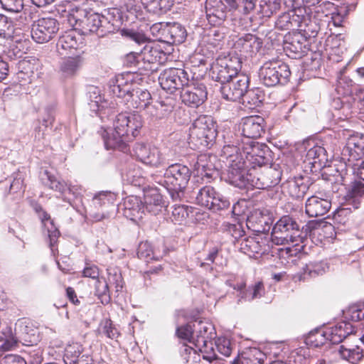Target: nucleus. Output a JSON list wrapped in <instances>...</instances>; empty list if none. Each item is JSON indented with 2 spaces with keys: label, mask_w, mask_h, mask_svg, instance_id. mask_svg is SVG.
<instances>
[{
  "label": "nucleus",
  "mask_w": 364,
  "mask_h": 364,
  "mask_svg": "<svg viewBox=\"0 0 364 364\" xmlns=\"http://www.w3.org/2000/svg\"><path fill=\"white\" fill-rule=\"evenodd\" d=\"M268 147L264 144L252 142L244 149L245 160L241 164H233L228 166V182L240 188L252 186L253 168L267 164Z\"/></svg>",
  "instance_id": "obj_1"
},
{
  "label": "nucleus",
  "mask_w": 364,
  "mask_h": 364,
  "mask_svg": "<svg viewBox=\"0 0 364 364\" xmlns=\"http://www.w3.org/2000/svg\"><path fill=\"white\" fill-rule=\"evenodd\" d=\"M113 126L114 129L100 130L107 149L122 148L126 139L136 137L143 127L142 117L136 112H122L117 115Z\"/></svg>",
  "instance_id": "obj_2"
},
{
  "label": "nucleus",
  "mask_w": 364,
  "mask_h": 364,
  "mask_svg": "<svg viewBox=\"0 0 364 364\" xmlns=\"http://www.w3.org/2000/svg\"><path fill=\"white\" fill-rule=\"evenodd\" d=\"M68 23L80 30L82 35L96 33L99 37L108 32V25H114V20L98 13L87 11L81 8L73 9L67 16Z\"/></svg>",
  "instance_id": "obj_3"
},
{
  "label": "nucleus",
  "mask_w": 364,
  "mask_h": 364,
  "mask_svg": "<svg viewBox=\"0 0 364 364\" xmlns=\"http://www.w3.org/2000/svg\"><path fill=\"white\" fill-rule=\"evenodd\" d=\"M299 226L296 221L289 215H284L274 225L272 231V241L277 245H286L292 243L291 246H287L280 250L284 256L296 255L300 251L301 246L294 242L296 241Z\"/></svg>",
  "instance_id": "obj_4"
},
{
  "label": "nucleus",
  "mask_w": 364,
  "mask_h": 364,
  "mask_svg": "<svg viewBox=\"0 0 364 364\" xmlns=\"http://www.w3.org/2000/svg\"><path fill=\"white\" fill-rule=\"evenodd\" d=\"M191 176V171L188 166L176 163L166 168L163 178L158 183L166 188L173 201L181 200Z\"/></svg>",
  "instance_id": "obj_5"
},
{
  "label": "nucleus",
  "mask_w": 364,
  "mask_h": 364,
  "mask_svg": "<svg viewBox=\"0 0 364 364\" xmlns=\"http://www.w3.org/2000/svg\"><path fill=\"white\" fill-rule=\"evenodd\" d=\"M215 123L210 116L202 115L192 124L189 130V144L193 149L210 147L217 136Z\"/></svg>",
  "instance_id": "obj_6"
},
{
  "label": "nucleus",
  "mask_w": 364,
  "mask_h": 364,
  "mask_svg": "<svg viewBox=\"0 0 364 364\" xmlns=\"http://www.w3.org/2000/svg\"><path fill=\"white\" fill-rule=\"evenodd\" d=\"M3 335H5L4 346L7 350H11L17 346L18 343L24 346H36L41 341L40 331L37 327L31 323H21L18 326V337L13 335L12 329L6 326L2 330Z\"/></svg>",
  "instance_id": "obj_7"
},
{
  "label": "nucleus",
  "mask_w": 364,
  "mask_h": 364,
  "mask_svg": "<svg viewBox=\"0 0 364 364\" xmlns=\"http://www.w3.org/2000/svg\"><path fill=\"white\" fill-rule=\"evenodd\" d=\"M134 153L140 161L151 167L158 168L172 160L171 151L167 147L159 148L138 143L134 146Z\"/></svg>",
  "instance_id": "obj_8"
},
{
  "label": "nucleus",
  "mask_w": 364,
  "mask_h": 364,
  "mask_svg": "<svg viewBox=\"0 0 364 364\" xmlns=\"http://www.w3.org/2000/svg\"><path fill=\"white\" fill-rule=\"evenodd\" d=\"M290 75L289 65L280 61L264 63L259 73L260 80L267 87L287 83Z\"/></svg>",
  "instance_id": "obj_9"
},
{
  "label": "nucleus",
  "mask_w": 364,
  "mask_h": 364,
  "mask_svg": "<svg viewBox=\"0 0 364 364\" xmlns=\"http://www.w3.org/2000/svg\"><path fill=\"white\" fill-rule=\"evenodd\" d=\"M241 68L242 61L237 56L218 58L211 66L210 75L213 80L223 85L239 74Z\"/></svg>",
  "instance_id": "obj_10"
},
{
  "label": "nucleus",
  "mask_w": 364,
  "mask_h": 364,
  "mask_svg": "<svg viewBox=\"0 0 364 364\" xmlns=\"http://www.w3.org/2000/svg\"><path fill=\"white\" fill-rule=\"evenodd\" d=\"M191 76L189 82L182 88L181 97L186 105L198 107L207 99V88L201 80L195 79L193 75Z\"/></svg>",
  "instance_id": "obj_11"
},
{
  "label": "nucleus",
  "mask_w": 364,
  "mask_h": 364,
  "mask_svg": "<svg viewBox=\"0 0 364 364\" xmlns=\"http://www.w3.org/2000/svg\"><path fill=\"white\" fill-rule=\"evenodd\" d=\"M191 72L181 68H170L164 70L159 77L161 88L173 93L176 90L182 89L189 82Z\"/></svg>",
  "instance_id": "obj_12"
},
{
  "label": "nucleus",
  "mask_w": 364,
  "mask_h": 364,
  "mask_svg": "<svg viewBox=\"0 0 364 364\" xmlns=\"http://www.w3.org/2000/svg\"><path fill=\"white\" fill-rule=\"evenodd\" d=\"M269 161V159L267 158ZM267 164L262 166H256L252 169V187L258 189H266L277 185L281 180V172L274 168L268 166Z\"/></svg>",
  "instance_id": "obj_13"
},
{
  "label": "nucleus",
  "mask_w": 364,
  "mask_h": 364,
  "mask_svg": "<svg viewBox=\"0 0 364 364\" xmlns=\"http://www.w3.org/2000/svg\"><path fill=\"white\" fill-rule=\"evenodd\" d=\"M58 30L59 23L55 18H40L32 24L31 37L38 43H47L55 36Z\"/></svg>",
  "instance_id": "obj_14"
},
{
  "label": "nucleus",
  "mask_w": 364,
  "mask_h": 364,
  "mask_svg": "<svg viewBox=\"0 0 364 364\" xmlns=\"http://www.w3.org/2000/svg\"><path fill=\"white\" fill-rule=\"evenodd\" d=\"M196 200L198 205L214 211L226 209L230 204L225 197L216 192L210 186H205L199 188Z\"/></svg>",
  "instance_id": "obj_15"
},
{
  "label": "nucleus",
  "mask_w": 364,
  "mask_h": 364,
  "mask_svg": "<svg viewBox=\"0 0 364 364\" xmlns=\"http://www.w3.org/2000/svg\"><path fill=\"white\" fill-rule=\"evenodd\" d=\"M141 58L139 70L147 72H154L158 69V65L166 60V54L159 47H154L150 44L146 45L139 53Z\"/></svg>",
  "instance_id": "obj_16"
},
{
  "label": "nucleus",
  "mask_w": 364,
  "mask_h": 364,
  "mask_svg": "<svg viewBox=\"0 0 364 364\" xmlns=\"http://www.w3.org/2000/svg\"><path fill=\"white\" fill-rule=\"evenodd\" d=\"M249 85V77L245 74H237L222 85L220 91L223 98L237 101L244 96Z\"/></svg>",
  "instance_id": "obj_17"
},
{
  "label": "nucleus",
  "mask_w": 364,
  "mask_h": 364,
  "mask_svg": "<svg viewBox=\"0 0 364 364\" xmlns=\"http://www.w3.org/2000/svg\"><path fill=\"white\" fill-rule=\"evenodd\" d=\"M263 44L262 40L252 33H245L239 37L234 43L235 51L240 53V55L252 57L257 53Z\"/></svg>",
  "instance_id": "obj_18"
},
{
  "label": "nucleus",
  "mask_w": 364,
  "mask_h": 364,
  "mask_svg": "<svg viewBox=\"0 0 364 364\" xmlns=\"http://www.w3.org/2000/svg\"><path fill=\"white\" fill-rule=\"evenodd\" d=\"M306 39L301 33L289 32L284 40V49L292 58H301L306 52Z\"/></svg>",
  "instance_id": "obj_19"
},
{
  "label": "nucleus",
  "mask_w": 364,
  "mask_h": 364,
  "mask_svg": "<svg viewBox=\"0 0 364 364\" xmlns=\"http://www.w3.org/2000/svg\"><path fill=\"white\" fill-rule=\"evenodd\" d=\"M303 14H306V9L304 8L283 13L276 21L275 27L282 31H298L302 23Z\"/></svg>",
  "instance_id": "obj_20"
},
{
  "label": "nucleus",
  "mask_w": 364,
  "mask_h": 364,
  "mask_svg": "<svg viewBox=\"0 0 364 364\" xmlns=\"http://www.w3.org/2000/svg\"><path fill=\"white\" fill-rule=\"evenodd\" d=\"M342 154L348 156L349 161L362 159L364 156V134L357 133L348 137Z\"/></svg>",
  "instance_id": "obj_21"
},
{
  "label": "nucleus",
  "mask_w": 364,
  "mask_h": 364,
  "mask_svg": "<svg viewBox=\"0 0 364 364\" xmlns=\"http://www.w3.org/2000/svg\"><path fill=\"white\" fill-rule=\"evenodd\" d=\"M264 125L263 117L258 115L247 117L242 120V134L248 139H257L264 132Z\"/></svg>",
  "instance_id": "obj_22"
},
{
  "label": "nucleus",
  "mask_w": 364,
  "mask_h": 364,
  "mask_svg": "<svg viewBox=\"0 0 364 364\" xmlns=\"http://www.w3.org/2000/svg\"><path fill=\"white\" fill-rule=\"evenodd\" d=\"M224 0H208L206 13L208 22L214 26L221 25L227 18V8Z\"/></svg>",
  "instance_id": "obj_23"
},
{
  "label": "nucleus",
  "mask_w": 364,
  "mask_h": 364,
  "mask_svg": "<svg viewBox=\"0 0 364 364\" xmlns=\"http://www.w3.org/2000/svg\"><path fill=\"white\" fill-rule=\"evenodd\" d=\"M176 101L172 97H166L164 100L151 103L148 107L146 114L151 119H162L167 117L173 110Z\"/></svg>",
  "instance_id": "obj_24"
},
{
  "label": "nucleus",
  "mask_w": 364,
  "mask_h": 364,
  "mask_svg": "<svg viewBox=\"0 0 364 364\" xmlns=\"http://www.w3.org/2000/svg\"><path fill=\"white\" fill-rule=\"evenodd\" d=\"M122 209L123 215L132 221L136 222L143 218L144 204L136 196H131L126 198Z\"/></svg>",
  "instance_id": "obj_25"
},
{
  "label": "nucleus",
  "mask_w": 364,
  "mask_h": 364,
  "mask_svg": "<svg viewBox=\"0 0 364 364\" xmlns=\"http://www.w3.org/2000/svg\"><path fill=\"white\" fill-rule=\"evenodd\" d=\"M330 200L316 196L309 198L306 202V213L309 217H320L324 215L330 210Z\"/></svg>",
  "instance_id": "obj_26"
},
{
  "label": "nucleus",
  "mask_w": 364,
  "mask_h": 364,
  "mask_svg": "<svg viewBox=\"0 0 364 364\" xmlns=\"http://www.w3.org/2000/svg\"><path fill=\"white\" fill-rule=\"evenodd\" d=\"M253 141H251L250 144H247L246 146L243 147L242 152H240V149L235 142L230 141H225V145L221 151V157L225 159V163L228 166L233 164H241V161L245 160V155L244 154V149L249 146Z\"/></svg>",
  "instance_id": "obj_27"
},
{
  "label": "nucleus",
  "mask_w": 364,
  "mask_h": 364,
  "mask_svg": "<svg viewBox=\"0 0 364 364\" xmlns=\"http://www.w3.org/2000/svg\"><path fill=\"white\" fill-rule=\"evenodd\" d=\"M282 187L284 191L290 197L295 199H299L302 198L305 196L309 190V186L308 183L305 181L304 178L300 176L287 180L283 184Z\"/></svg>",
  "instance_id": "obj_28"
},
{
  "label": "nucleus",
  "mask_w": 364,
  "mask_h": 364,
  "mask_svg": "<svg viewBox=\"0 0 364 364\" xmlns=\"http://www.w3.org/2000/svg\"><path fill=\"white\" fill-rule=\"evenodd\" d=\"M328 341L332 344L341 343L344 338L353 332L352 325L346 322H340L334 326L325 329Z\"/></svg>",
  "instance_id": "obj_29"
},
{
  "label": "nucleus",
  "mask_w": 364,
  "mask_h": 364,
  "mask_svg": "<svg viewBox=\"0 0 364 364\" xmlns=\"http://www.w3.org/2000/svg\"><path fill=\"white\" fill-rule=\"evenodd\" d=\"M166 41L169 43L180 44L186 38L187 32L184 26L178 23H167L162 30Z\"/></svg>",
  "instance_id": "obj_30"
},
{
  "label": "nucleus",
  "mask_w": 364,
  "mask_h": 364,
  "mask_svg": "<svg viewBox=\"0 0 364 364\" xmlns=\"http://www.w3.org/2000/svg\"><path fill=\"white\" fill-rule=\"evenodd\" d=\"M151 95L146 90L137 89L131 91L127 102H130L131 106L135 109H144L147 113L148 107L151 106Z\"/></svg>",
  "instance_id": "obj_31"
},
{
  "label": "nucleus",
  "mask_w": 364,
  "mask_h": 364,
  "mask_svg": "<svg viewBox=\"0 0 364 364\" xmlns=\"http://www.w3.org/2000/svg\"><path fill=\"white\" fill-rule=\"evenodd\" d=\"M82 63L83 58L80 55L64 58L60 63L59 72L63 77H71L76 75Z\"/></svg>",
  "instance_id": "obj_32"
},
{
  "label": "nucleus",
  "mask_w": 364,
  "mask_h": 364,
  "mask_svg": "<svg viewBox=\"0 0 364 364\" xmlns=\"http://www.w3.org/2000/svg\"><path fill=\"white\" fill-rule=\"evenodd\" d=\"M130 75H127V77ZM132 84L128 78L124 75H119L114 81H112L109 87V92L119 98H127L129 96L132 91Z\"/></svg>",
  "instance_id": "obj_33"
},
{
  "label": "nucleus",
  "mask_w": 364,
  "mask_h": 364,
  "mask_svg": "<svg viewBox=\"0 0 364 364\" xmlns=\"http://www.w3.org/2000/svg\"><path fill=\"white\" fill-rule=\"evenodd\" d=\"M164 207L162 196L156 191L146 193L144 196V209L152 215H158Z\"/></svg>",
  "instance_id": "obj_34"
},
{
  "label": "nucleus",
  "mask_w": 364,
  "mask_h": 364,
  "mask_svg": "<svg viewBox=\"0 0 364 364\" xmlns=\"http://www.w3.org/2000/svg\"><path fill=\"white\" fill-rule=\"evenodd\" d=\"M364 195V184L360 181H354L349 187L345 200L347 206H352L354 210L360 205V198Z\"/></svg>",
  "instance_id": "obj_35"
},
{
  "label": "nucleus",
  "mask_w": 364,
  "mask_h": 364,
  "mask_svg": "<svg viewBox=\"0 0 364 364\" xmlns=\"http://www.w3.org/2000/svg\"><path fill=\"white\" fill-rule=\"evenodd\" d=\"M35 210L38 213V216L44 227L48 229L50 247L53 248L60 235V232L54 227L53 221L50 219V215L43 210L41 206L36 205Z\"/></svg>",
  "instance_id": "obj_36"
},
{
  "label": "nucleus",
  "mask_w": 364,
  "mask_h": 364,
  "mask_svg": "<svg viewBox=\"0 0 364 364\" xmlns=\"http://www.w3.org/2000/svg\"><path fill=\"white\" fill-rule=\"evenodd\" d=\"M320 29L319 23L315 18H311L309 13L302 14V23L301 26L298 28L299 33L304 36L307 40L308 38L316 36Z\"/></svg>",
  "instance_id": "obj_37"
},
{
  "label": "nucleus",
  "mask_w": 364,
  "mask_h": 364,
  "mask_svg": "<svg viewBox=\"0 0 364 364\" xmlns=\"http://www.w3.org/2000/svg\"><path fill=\"white\" fill-rule=\"evenodd\" d=\"M144 6L150 12L157 14L170 11L174 3H181L183 0H141Z\"/></svg>",
  "instance_id": "obj_38"
},
{
  "label": "nucleus",
  "mask_w": 364,
  "mask_h": 364,
  "mask_svg": "<svg viewBox=\"0 0 364 364\" xmlns=\"http://www.w3.org/2000/svg\"><path fill=\"white\" fill-rule=\"evenodd\" d=\"M93 94L95 95V97L90 95V106L91 110L97 113L101 118L108 116L113 109L110 106L112 103H109L100 95H96L95 91Z\"/></svg>",
  "instance_id": "obj_39"
},
{
  "label": "nucleus",
  "mask_w": 364,
  "mask_h": 364,
  "mask_svg": "<svg viewBox=\"0 0 364 364\" xmlns=\"http://www.w3.org/2000/svg\"><path fill=\"white\" fill-rule=\"evenodd\" d=\"M338 355L351 364H358L363 357V349L358 346L352 348L342 345L339 347Z\"/></svg>",
  "instance_id": "obj_40"
},
{
  "label": "nucleus",
  "mask_w": 364,
  "mask_h": 364,
  "mask_svg": "<svg viewBox=\"0 0 364 364\" xmlns=\"http://www.w3.org/2000/svg\"><path fill=\"white\" fill-rule=\"evenodd\" d=\"M306 159L314 166H324L328 161L327 152L323 146L316 145L308 150Z\"/></svg>",
  "instance_id": "obj_41"
},
{
  "label": "nucleus",
  "mask_w": 364,
  "mask_h": 364,
  "mask_svg": "<svg viewBox=\"0 0 364 364\" xmlns=\"http://www.w3.org/2000/svg\"><path fill=\"white\" fill-rule=\"evenodd\" d=\"M223 30L218 27L210 28L203 38V43L209 46L210 48H218L225 38V33Z\"/></svg>",
  "instance_id": "obj_42"
},
{
  "label": "nucleus",
  "mask_w": 364,
  "mask_h": 364,
  "mask_svg": "<svg viewBox=\"0 0 364 364\" xmlns=\"http://www.w3.org/2000/svg\"><path fill=\"white\" fill-rule=\"evenodd\" d=\"M77 47V41L74 31H70L62 35L57 43L58 52L63 55V51L66 52L72 49H76Z\"/></svg>",
  "instance_id": "obj_43"
},
{
  "label": "nucleus",
  "mask_w": 364,
  "mask_h": 364,
  "mask_svg": "<svg viewBox=\"0 0 364 364\" xmlns=\"http://www.w3.org/2000/svg\"><path fill=\"white\" fill-rule=\"evenodd\" d=\"M45 175L48 178V185L50 189L59 192L63 197V200L68 202L71 205V198L67 197V185L64 181L58 179L55 176L50 174L48 171H45Z\"/></svg>",
  "instance_id": "obj_44"
},
{
  "label": "nucleus",
  "mask_w": 364,
  "mask_h": 364,
  "mask_svg": "<svg viewBox=\"0 0 364 364\" xmlns=\"http://www.w3.org/2000/svg\"><path fill=\"white\" fill-rule=\"evenodd\" d=\"M195 340L203 338L204 340H212L215 334L214 326L207 321H198L193 323Z\"/></svg>",
  "instance_id": "obj_45"
},
{
  "label": "nucleus",
  "mask_w": 364,
  "mask_h": 364,
  "mask_svg": "<svg viewBox=\"0 0 364 364\" xmlns=\"http://www.w3.org/2000/svg\"><path fill=\"white\" fill-rule=\"evenodd\" d=\"M193 344L203 353V359L209 362L217 359L212 340H204V337L200 338L196 340Z\"/></svg>",
  "instance_id": "obj_46"
},
{
  "label": "nucleus",
  "mask_w": 364,
  "mask_h": 364,
  "mask_svg": "<svg viewBox=\"0 0 364 364\" xmlns=\"http://www.w3.org/2000/svg\"><path fill=\"white\" fill-rule=\"evenodd\" d=\"M243 103H247L250 109L259 107L264 100L263 92L259 89L255 88L247 90L242 96Z\"/></svg>",
  "instance_id": "obj_47"
},
{
  "label": "nucleus",
  "mask_w": 364,
  "mask_h": 364,
  "mask_svg": "<svg viewBox=\"0 0 364 364\" xmlns=\"http://www.w3.org/2000/svg\"><path fill=\"white\" fill-rule=\"evenodd\" d=\"M328 341L325 329H316L311 331L305 338L306 345L313 348L323 346Z\"/></svg>",
  "instance_id": "obj_48"
},
{
  "label": "nucleus",
  "mask_w": 364,
  "mask_h": 364,
  "mask_svg": "<svg viewBox=\"0 0 364 364\" xmlns=\"http://www.w3.org/2000/svg\"><path fill=\"white\" fill-rule=\"evenodd\" d=\"M19 71L16 76L18 80L23 83H30L34 75L33 65L29 61L23 60L18 64Z\"/></svg>",
  "instance_id": "obj_49"
},
{
  "label": "nucleus",
  "mask_w": 364,
  "mask_h": 364,
  "mask_svg": "<svg viewBox=\"0 0 364 364\" xmlns=\"http://www.w3.org/2000/svg\"><path fill=\"white\" fill-rule=\"evenodd\" d=\"M82 346L79 343H73L67 346L65 350L64 361L66 364H76L79 363L80 355L82 353Z\"/></svg>",
  "instance_id": "obj_50"
},
{
  "label": "nucleus",
  "mask_w": 364,
  "mask_h": 364,
  "mask_svg": "<svg viewBox=\"0 0 364 364\" xmlns=\"http://www.w3.org/2000/svg\"><path fill=\"white\" fill-rule=\"evenodd\" d=\"M344 315L346 318L352 321H364V302L350 306Z\"/></svg>",
  "instance_id": "obj_51"
},
{
  "label": "nucleus",
  "mask_w": 364,
  "mask_h": 364,
  "mask_svg": "<svg viewBox=\"0 0 364 364\" xmlns=\"http://www.w3.org/2000/svg\"><path fill=\"white\" fill-rule=\"evenodd\" d=\"M95 295L100 299L103 304H107L110 301L109 295V287L107 282L102 278L95 279Z\"/></svg>",
  "instance_id": "obj_52"
},
{
  "label": "nucleus",
  "mask_w": 364,
  "mask_h": 364,
  "mask_svg": "<svg viewBox=\"0 0 364 364\" xmlns=\"http://www.w3.org/2000/svg\"><path fill=\"white\" fill-rule=\"evenodd\" d=\"M231 9L247 14L255 9L256 0H224Z\"/></svg>",
  "instance_id": "obj_53"
},
{
  "label": "nucleus",
  "mask_w": 364,
  "mask_h": 364,
  "mask_svg": "<svg viewBox=\"0 0 364 364\" xmlns=\"http://www.w3.org/2000/svg\"><path fill=\"white\" fill-rule=\"evenodd\" d=\"M240 249L245 254H259L262 251V246L255 237H244L241 240Z\"/></svg>",
  "instance_id": "obj_54"
},
{
  "label": "nucleus",
  "mask_w": 364,
  "mask_h": 364,
  "mask_svg": "<svg viewBox=\"0 0 364 364\" xmlns=\"http://www.w3.org/2000/svg\"><path fill=\"white\" fill-rule=\"evenodd\" d=\"M192 213V208L184 205L175 204L172 210V219L176 223H181Z\"/></svg>",
  "instance_id": "obj_55"
},
{
  "label": "nucleus",
  "mask_w": 364,
  "mask_h": 364,
  "mask_svg": "<svg viewBox=\"0 0 364 364\" xmlns=\"http://www.w3.org/2000/svg\"><path fill=\"white\" fill-rule=\"evenodd\" d=\"M138 257L145 262L156 259L152 247L148 242H142L139 245L137 250Z\"/></svg>",
  "instance_id": "obj_56"
},
{
  "label": "nucleus",
  "mask_w": 364,
  "mask_h": 364,
  "mask_svg": "<svg viewBox=\"0 0 364 364\" xmlns=\"http://www.w3.org/2000/svg\"><path fill=\"white\" fill-rule=\"evenodd\" d=\"M177 336L184 340H187L191 343H194L195 340V331L193 325L186 324L176 329Z\"/></svg>",
  "instance_id": "obj_57"
},
{
  "label": "nucleus",
  "mask_w": 364,
  "mask_h": 364,
  "mask_svg": "<svg viewBox=\"0 0 364 364\" xmlns=\"http://www.w3.org/2000/svg\"><path fill=\"white\" fill-rule=\"evenodd\" d=\"M108 282L114 285L117 291H121L123 287V280L121 273L117 269H108Z\"/></svg>",
  "instance_id": "obj_58"
},
{
  "label": "nucleus",
  "mask_w": 364,
  "mask_h": 364,
  "mask_svg": "<svg viewBox=\"0 0 364 364\" xmlns=\"http://www.w3.org/2000/svg\"><path fill=\"white\" fill-rule=\"evenodd\" d=\"M205 158L206 157L205 156H200L194 165L195 169L197 171L198 174L201 176V180H203L204 177H205L208 180H210L212 178L214 172L211 169H208L204 164Z\"/></svg>",
  "instance_id": "obj_59"
},
{
  "label": "nucleus",
  "mask_w": 364,
  "mask_h": 364,
  "mask_svg": "<svg viewBox=\"0 0 364 364\" xmlns=\"http://www.w3.org/2000/svg\"><path fill=\"white\" fill-rule=\"evenodd\" d=\"M250 291H251V295L243 294L242 297L245 301H251L255 299H258L262 296L264 294L263 283L262 282L255 283L254 285L250 287Z\"/></svg>",
  "instance_id": "obj_60"
},
{
  "label": "nucleus",
  "mask_w": 364,
  "mask_h": 364,
  "mask_svg": "<svg viewBox=\"0 0 364 364\" xmlns=\"http://www.w3.org/2000/svg\"><path fill=\"white\" fill-rule=\"evenodd\" d=\"M351 212V206L340 207L333 213V219L335 223L345 225L348 222Z\"/></svg>",
  "instance_id": "obj_61"
},
{
  "label": "nucleus",
  "mask_w": 364,
  "mask_h": 364,
  "mask_svg": "<svg viewBox=\"0 0 364 364\" xmlns=\"http://www.w3.org/2000/svg\"><path fill=\"white\" fill-rule=\"evenodd\" d=\"M13 31V23L6 16L0 14V38H6Z\"/></svg>",
  "instance_id": "obj_62"
},
{
  "label": "nucleus",
  "mask_w": 364,
  "mask_h": 364,
  "mask_svg": "<svg viewBox=\"0 0 364 364\" xmlns=\"http://www.w3.org/2000/svg\"><path fill=\"white\" fill-rule=\"evenodd\" d=\"M217 350L222 355L228 357L232 353L230 341L225 337H219L215 341Z\"/></svg>",
  "instance_id": "obj_63"
},
{
  "label": "nucleus",
  "mask_w": 364,
  "mask_h": 364,
  "mask_svg": "<svg viewBox=\"0 0 364 364\" xmlns=\"http://www.w3.org/2000/svg\"><path fill=\"white\" fill-rule=\"evenodd\" d=\"M112 198L111 192H101L94 196L92 203L95 208L109 205Z\"/></svg>",
  "instance_id": "obj_64"
}]
</instances>
